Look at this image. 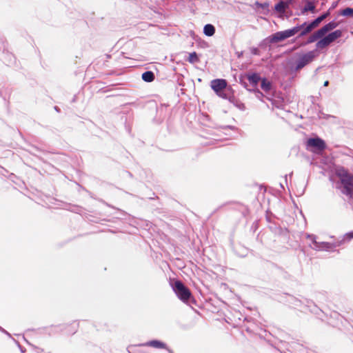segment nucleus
Here are the masks:
<instances>
[{"mask_svg": "<svg viewBox=\"0 0 353 353\" xmlns=\"http://www.w3.org/2000/svg\"><path fill=\"white\" fill-rule=\"evenodd\" d=\"M336 175L340 178L341 184H347L353 182V174L350 173L348 170L343 166H340L336 170Z\"/></svg>", "mask_w": 353, "mask_h": 353, "instance_id": "obj_7", "label": "nucleus"}, {"mask_svg": "<svg viewBox=\"0 0 353 353\" xmlns=\"http://www.w3.org/2000/svg\"><path fill=\"white\" fill-rule=\"evenodd\" d=\"M298 20H299V18H294V21H298Z\"/></svg>", "mask_w": 353, "mask_h": 353, "instance_id": "obj_64", "label": "nucleus"}, {"mask_svg": "<svg viewBox=\"0 0 353 353\" xmlns=\"http://www.w3.org/2000/svg\"><path fill=\"white\" fill-rule=\"evenodd\" d=\"M0 332H1L2 333L5 334L7 336H8L11 339L12 338L11 334L8 331H6L4 328H3L1 326H0Z\"/></svg>", "mask_w": 353, "mask_h": 353, "instance_id": "obj_45", "label": "nucleus"}, {"mask_svg": "<svg viewBox=\"0 0 353 353\" xmlns=\"http://www.w3.org/2000/svg\"><path fill=\"white\" fill-rule=\"evenodd\" d=\"M79 327V323H76L74 326H72V330L71 332V334H74L76 333L77 330V328Z\"/></svg>", "mask_w": 353, "mask_h": 353, "instance_id": "obj_48", "label": "nucleus"}, {"mask_svg": "<svg viewBox=\"0 0 353 353\" xmlns=\"http://www.w3.org/2000/svg\"><path fill=\"white\" fill-rule=\"evenodd\" d=\"M274 11L277 12L279 14V17L282 19H289V16L286 15V8L284 6V1H282L281 0L279 1L276 3H275L274 8Z\"/></svg>", "mask_w": 353, "mask_h": 353, "instance_id": "obj_14", "label": "nucleus"}, {"mask_svg": "<svg viewBox=\"0 0 353 353\" xmlns=\"http://www.w3.org/2000/svg\"><path fill=\"white\" fill-rule=\"evenodd\" d=\"M305 237L306 239L310 240L314 245L313 247H312V245L310 246L312 249L317 251H333L337 247V244H333L332 243L325 241H316V236L313 234L307 233L305 234Z\"/></svg>", "mask_w": 353, "mask_h": 353, "instance_id": "obj_4", "label": "nucleus"}, {"mask_svg": "<svg viewBox=\"0 0 353 353\" xmlns=\"http://www.w3.org/2000/svg\"><path fill=\"white\" fill-rule=\"evenodd\" d=\"M337 6H338V1H334L332 3L330 8L327 10V11H330V14H331V12L337 7Z\"/></svg>", "mask_w": 353, "mask_h": 353, "instance_id": "obj_44", "label": "nucleus"}, {"mask_svg": "<svg viewBox=\"0 0 353 353\" xmlns=\"http://www.w3.org/2000/svg\"><path fill=\"white\" fill-rule=\"evenodd\" d=\"M326 34L332 43H334L343 36V30L342 29H336L333 31L326 33Z\"/></svg>", "mask_w": 353, "mask_h": 353, "instance_id": "obj_17", "label": "nucleus"}, {"mask_svg": "<svg viewBox=\"0 0 353 353\" xmlns=\"http://www.w3.org/2000/svg\"><path fill=\"white\" fill-rule=\"evenodd\" d=\"M261 82V88L265 92H268L272 90V82L265 77H262V79L260 81Z\"/></svg>", "mask_w": 353, "mask_h": 353, "instance_id": "obj_20", "label": "nucleus"}, {"mask_svg": "<svg viewBox=\"0 0 353 353\" xmlns=\"http://www.w3.org/2000/svg\"><path fill=\"white\" fill-rule=\"evenodd\" d=\"M338 15L353 18V8L346 7L340 9L338 12Z\"/></svg>", "mask_w": 353, "mask_h": 353, "instance_id": "obj_24", "label": "nucleus"}, {"mask_svg": "<svg viewBox=\"0 0 353 353\" xmlns=\"http://www.w3.org/2000/svg\"><path fill=\"white\" fill-rule=\"evenodd\" d=\"M319 117L320 118H323V119H329L330 117H332V116L330 114H325L321 110H319Z\"/></svg>", "mask_w": 353, "mask_h": 353, "instance_id": "obj_42", "label": "nucleus"}, {"mask_svg": "<svg viewBox=\"0 0 353 353\" xmlns=\"http://www.w3.org/2000/svg\"><path fill=\"white\" fill-rule=\"evenodd\" d=\"M324 5H325V2H324V1H323V2L321 3V7L324 6Z\"/></svg>", "mask_w": 353, "mask_h": 353, "instance_id": "obj_63", "label": "nucleus"}, {"mask_svg": "<svg viewBox=\"0 0 353 353\" xmlns=\"http://www.w3.org/2000/svg\"><path fill=\"white\" fill-rule=\"evenodd\" d=\"M284 1V6L286 9L289 8L290 6L295 7L294 6V0H281Z\"/></svg>", "mask_w": 353, "mask_h": 353, "instance_id": "obj_38", "label": "nucleus"}, {"mask_svg": "<svg viewBox=\"0 0 353 353\" xmlns=\"http://www.w3.org/2000/svg\"><path fill=\"white\" fill-rule=\"evenodd\" d=\"M353 239V230L350 231L347 233H345L343 235V238L342 240L339 241L336 243H332L333 244H337V247L341 245L345 242H349Z\"/></svg>", "mask_w": 353, "mask_h": 353, "instance_id": "obj_25", "label": "nucleus"}, {"mask_svg": "<svg viewBox=\"0 0 353 353\" xmlns=\"http://www.w3.org/2000/svg\"><path fill=\"white\" fill-rule=\"evenodd\" d=\"M54 110L57 112H61V109L60 108H59L58 106L55 105L54 106Z\"/></svg>", "mask_w": 353, "mask_h": 353, "instance_id": "obj_54", "label": "nucleus"}, {"mask_svg": "<svg viewBox=\"0 0 353 353\" xmlns=\"http://www.w3.org/2000/svg\"><path fill=\"white\" fill-rule=\"evenodd\" d=\"M330 15V11L326 10L325 12L321 13L318 17H316L314 19H311V21L314 25V26L317 28Z\"/></svg>", "mask_w": 353, "mask_h": 353, "instance_id": "obj_19", "label": "nucleus"}, {"mask_svg": "<svg viewBox=\"0 0 353 353\" xmlns=\"http://www.w3.org/2000/svg\"><path fill=\"white\" fill-rule=\"evenodd\" d=\"M322 35L323 34H321L320 30L318 29L313 34L310 35L305 39L303 40L302 42L300 43V46H306L309 44L313 43L314 42H317L319 38L321 37Z\"/></svg>", "mask_w": 353, "mask_h": 353, "instance_id": "obj_15", "label": "nucleus"}, {"mask_svg": "<svg viewBox=\"0 0 353 353\" xmlns=\"http://www.w3.org/2000/svg\"><path fill=\"white\" fill-rule=\"evenodd\" d=\"M274 216V215L272 212H270V214H269L268 211L266 212L265 219L268 222L271 223L272 218Z\"/></svg>", "mask_w": 353, "mask_h": 353, "instance_id": "obj_43", "label": "nucleus"}, {"mask_svg": "<svg viewBox=\"0 0 353 353\" xmlns=\"http://www.w3.org/2000/svg\"><path fill=\"white\" fill-rule=\"evenodd\" d=\"M139 346H148L156 349H168V345L165 342L159 339H152L145 343H139Z\"/></svg>", "mask_w": 353, "mask_h": 353, "instance_id": "obj_12", "label": "nucleus"}, {"mask_svg": "<svg viewBox=\"0 0 353 353\" xmlns=\"http://www.w3.org/2000/svg\"><path fill=\"white\" fill-rule=\"evenodd\" d=\"M194 39H195V41L197 44L198 47L203 48V49L209 48V46H210L209 43L207 41H205V40L202 39L201 38L197 37L196 39L194 38Z\"/></svg>", "mask_w": 353, "mask_h": 353, "instance_id": "obj_31", "label": "nucleus"}, {"mask_svg": "<svg viewBox=\"0 0 353 353\" xmlns=\"http://www.w3.org/2000/svg\"><path fill=\"white\" fill-rule=\"evenodd\" d=\"M70 212L77 213V214H81L83 212V208L81 206L77 205H70L69 209Z\"/></svg>", "mask_w": 353, "mask_h": 353, "instance_id": "obj_33", "label": "nucleus"}, {"mask_svg": "<svg viewBox=\"0 0 353 353\" xmlns=\"http://www.w3.org/2000/svg\"><path fill=\"white\" fill-rule=\"evenodd\" d=\"M181 327L183 329V330H188L190 328V327L188 325H183L181 326Z\"/></svg>", "mask_w": 353, "mask_h": 353, "instance_id": "obj_55", "label": "nucleus"}, {"mask_svg": "<svg viewBox=\"0 0 353 353\" xmlns=\"http://www.w3.org/2000/svg\"><path fill=\"white\" fill-rule=\"evenodd\" d=\"M236 54L237 57L239 59L243 57V51L237 52Z\"/></svg>", "mask_w": 353, "mask_h": 353, "instance_id": "obj_52", "label": "nucleus"}, {"mask_svg": "<svg viewBox=\"0 0 353 353\" xmlns=\"http://www.w3.org/2000/svg\"><path fill=\"white\" fill-rule=\"evenodd\" d=\"M14 176H15V175L13 173H11L8 178L10 179H12V177H14Z\"/></svg>", "mask_w": 353, "mask_h": 353, "instance_id": "obj_60", "label": "nucleus"}, {"mask_svg": "<svg viewBox=\"0 0 353 353\" xmlns=\"http://www.w3.org/2000/svg\"><path fill=\"white\" fill-rule=\"evenodd\" d=\"M299 32L298 36L296 37V39L299 40L304 38L307 34L312 32V30L316 27L312 23L311 20H307L302 23H299Z\"/></svg>", "mask_w": 353, "mask_h": 353, "instance_id": "obj_8", "label": "nucleus"}, {"mask_svg": "<svg viewBox=\"0 0 353 353\" xmlns=\"http://www.w3.org/2000/svg\"><path fill=\"white\" fill-rule=\"evenodd\" d=\"M302 2L304 3L305 5L301 8L300 13L298 14L299 15H306L307 12L315 14L319 12L314 2L312 0H302Z\"/></svg>", "mask_w": 353, "mask_h": 353, "instance_id": "obj_9", "label": "nucleus"}, {"mask_svg": "<svg viewBox=\"0 0 353 353\" xmlns=\"http://www.w3.org/2000/svg\"><path fill=\"white\" fill-rule=\"evenodd\" d=\"M317 57L312 50L306 52H296L292 57L288 59L287 65L290 73L294 74L311 63Z\"/></svg>", "mask_w": 353, "mask_h": 353, "instance_id": "obj_1", "label": "nucleus"}, {"mask_svg": "<svg viewBox=\"0 0 353 353\" xmlns=\"http://www.w3.org/2000/svg\"><path fill=\"white\" fill-rule=\"evenodd\" d=\"M314 2V4L316 6V3H318L319 0H312Z\"/></svg>", "mask_w": 353, "mask_h": 353, "instance_id": "obj_62", "label": "nucleus"}, {"mask_svg": "<svg viewBox=\"0 0 353 353\" xmlns=\"http://www.w3.org/2000/svg\"><path fill=\"white\" fill-rule=\"evenodd\" d=\"M248 92L251 93H254L255 97L260 100L262 102H264L263 99L265 98L264 94L259 89V88H252L251 90H248Z\"/></svg>", "mask_w": 353, "mask_h": 353, "instance_id": "obj_27", "label": "nucleus"}, {"mask_svg": "<svg viewBox=\"0 0 353 353\" xmlns=\"http://www.w3.org/2000/svg\"><path fill=\"white\" fill-rule=\"evenodd\" d=\"M288 37L290 38L292 37H294L295 35L298 36L299 32V23H297L296 26H293L291 28L286 30Z\"/></svg>", "mask_w": 353, "mask_h": 353, "instance_id": "obj_28", "label": "nucleus"}, {"mask_svg": "<svg viewBox=\"0 0 353 353\" xmlns=\"http://www.w3.org/2000/svg\"><path fill=\"white\" fill-rule=\"evenodd\" d=\"M12 340H13V341L15 343V344L17 345V347H19V349L20 352H21V353H25V352H26V348H25L24 347H23V346L20 344V343H19L18 341H17L16 339H14V338H12Z\"/></svg>", "mask_w": 353, "mask_h": 353, "instance_id": "obj_41", "label": "nucleus"}, {"mask_svg": "<svg viewBox=\"0 0 353 353\" xmlns=\"http://www.w3.org/2000/svg\"><path fill=\"white\" fill-rule=\"evenodd\" d=\"M286 15L289 16V18H290L292 15V11L290 10L289 13L286 12Z\"/></svg>", "mask_w": 353, "mask_h": 353, "instance_id": "obj_59", "label": "nucleus"}, {"mask_svg": "<svg viewBox=\"0 0 353 353\" xmlns=\"http://www.w3.org/2000/svg\"><path fill=\"white\" fill-rule=\"evenodd\" d=\"M332 43L327 34H323L316 42L315 48L312 50L319 57L320 54L325 52Z\"/></svg>", "mask_w": 353, "mask_h": 353, "instance_id": "obj_6", "label": "nucleus"}, {"mask_svg": "<svg viewBox=\"0 0 353 353\" xmlns=\"http://www.w3.org/2000/svg\"><path fill=\"white\" fill-rule=\"evenodd\" d=\"M216 28L211 23H207L203 26V32L207 37H212L215 34Z\"/></svg>", "mask_w": 353, "mask_h": 353, "instance_id": "obj_22", "label": "nucleus"}, {"mask_svg": "<svg viewBox=\"0 0 353 353\" xmlns=\"http://www.w3.org/2000/svg\"><path fill=\"white\" fill-rule=\"evenodd\" d=\"M247 80L249 81L250 85L252 87V88H258L259 83L260 82L262 77L260 73L257 72H247Z\"/></svg>", "mask_w": 353, "mask_h": 353, "instance_id": "obj_10", "label": "nucleus"}, {"mask_svg": "<svg viewBox=\"0 0 353 353\" xmlns=\"http://www.w3.org/2000/svg\"><path fill=\"white\" fill-rule=\"evenodd\" d=\"M0 168L3 170V172H1V174L2 175L6 176V173H8V171L6 169H5L4 168L0 166Z\"/></svg>", "mask_w": 353, "mask_h": 353, "instance_id": "obj_50", "label": "nucleus"}, {"mask_svg": "<svg viewBox=\"0 0 353 353\" xmlns=\"http://www.w3.org/2000/svg\"><path fill=\"white\" fill-rule=\"evenodd\" d=\"M225 99L241 111H244L246 108L245 104L239 99H236L234 94H228Z\"/></svg>", "mask_w": 353, "mask_h": 353, "instance_id": "obj_16", "label": "nucleus"}, {"mask_svg": "<svg viewBox=\"0 0 353 353\" xmlns=\"http://www.w3.org/2000/svg\"><path fill=\"white\" fill-rule=\"evenodd\" d=\"M305 306L310 307V311L315 314H319V312H323V310L320 309L316 303L311 299H305Z\"/></svg>", "mask_w": 353, "mask_h": 353, "instance_id": "obj_18", "label": "nucleus"}, {"mask_svg": "<svg viewBox=\"0 0 353 353\" xmlns=\"http://www.w3.org/2000/svg\"><path fill=\"white\" fill-rule=\"evenodd\" d=\"M218 128L221 130H231L233 131L239 130V128L237 127L232 125H220Z\"/></svg>", "mask_w": 353, "mask_h": 353, "instance_id": "obj_35", "label": "nucleus"}, {"mask_svg": "<svg viewBox=\"0 0 353 353\" xmlns=\"http://www.w3.org/2000/svg\"><path fill=\"white\" fill-rule=\"evenodd\" d=\"M246 74L247 72L240 74L239 77V81L236 80V81L239 82V83H241L242 82L245 81V80H247Z\"/></svg>", "mask_w": 353, "mask_h": 353, "instance_id": "obj_40", "label": "nucleus"}, {"mask_svg": "<svg viewBox=\"0 0 353 353\" xmlns=\"http://www.w3.org/2000/svg\"><path fill=\"white\" fill-rule=\"evenodd\" d=\"M244 321H254V319L251 317H245Z\"/></svg>", "mask_w": 353, "mask_h": 353, "instance_id": "obj_56", "label": "nucleus"}, {"mask_svg": "<svg viewBox=\"0 0 353 353\" xmlns=\"http://www.w3.org/2000/svg\"><path fill=\"white\" fill-rule=\"evenodd\" d=\"M227 86L228 81L225 79H214L210 81L211 89L218 97L223 99L229 94L225 90Z\"/></svg>", "mask_w": 353, "mask_h": 353, "instance_id": "obj_5", "label": "nucleus"}, {"mask_svg": "<svg viewBox=\"0 0 353 353\" xmlns=\"http://www.w3.org/2000/svg\"><path fill=\"white\" fill-rule=\"evenodd\" d=\"M23 339H24L25 341H26L28 345H31V346H32V347H34V349H39V347H37V346H35V345H34L31 344V343H30L28 340H26V338H25V337H23Z\"/></svg>", "mask_w": 353, "mask_h": 353, "instance_id": "obj_51", "label": "nucleus"}, {"mask_svg": "<svg viewBox=\"0 0 353 353\" xmlns=\"http://www.w3.org/2000/svg\"><path fill=\"white\" fill-rule=\"evenodd\" d=\"M269 40L271 43V44H275L279 42L277 36L276 35V33H273L268 36Z\"/></svg>", "mask_w": 353, "mask_h": 353, "instance_id": "obj_37", "label": "nucleus"}, {"mask_svg": "<svg viewBox=\"0 0 353 353\" xmlns=\"http://www.w3.org/2000/svg\"><path fill=\"white\" fill-rule=\"evenodd\" d=\"M303 144L307 151L316 154H321L327 148L325 141L316 134L305 138Z\"/></svg>", "mask_w": 353, "mask_h": 353, "instance_id": "obj_2", "label": "nucleus"}, {"mask_svg": "<svg viewBox=\"0 0 353 353\" xmlns=\"http://www.w3.org/2000/svg\"><path fill=\"white\" fill-rule=\"evenodd\" d=\"M275 33H276V35L278 37V39H279V42L283 41L285 39L290 38L288 37V32H287L286 30H282V31H277Z\"/></svg>", "mask_w": 353, "mask_h": 353, "instance_id": "obj_30", "label": "nucleus"}, {"mask_svg": "<svg viewBox=\"0 0 353 353\" xmlns=\"http://www.w3.org/2000/svg\"><path fill=\"white\" fill-rule=\"evenodd\" d=\"M244 88H245L248 91V90H251L252 88H249L248 83L246 82V80L241 83H240Z\"/></svg>", "mask_w": 353, "mask_h": 353, "instance_id": "obj_47", "label": "nucleus"}, {"mask_svg": "<svg viewBox=\"0 0 353 353\" xmlns=\"http://www.w3.org/2000/svg\"><path fill=\"white\" fill-rule=\"evenodd\" d=\"M305 188L302 190V192L299 194V196H301V195H303V194H304V192H305Z\"/></svg>", "mask_w": 353, "mask_h": 353, "instance_id": "obj_61", "label": "nucleus"}, {"mask_svg": "<svg viewBox=\"0 0 353 353\" xmlns=\"http://www.w3.org/2000/svg\"><path fill=\"white\" fill-rule=\"evenodd\" d=\"M292 301H290L291 303L294 304L296 306H301L302 304V301L299 300V299L291 296Z\"/></svg>", "mask_w": 353, "mask_h": 353, "instance_id": "obj_39", "label": "nucleus"}, {"mask_svg": "<svg viewBox=\"0 0 353 353\" xmlns=\"http://www.w3.org/2000/svg\"><path fill=\"white\" fill-rule=\"evenodd\" d=\"M168 353H174L173 350L172 349H170L169 347H168V349L166 350Z\"/></svg>", "mask_w": 353, "mask_h": 353, "instance_id": "obj_58", "label": "nucleus"}, {"mask_svg": "<svg viewBox=\"0 0 353 353\" xmlns=\"http://www.w3.org/2000/svg\"><path fill=\"white\" fill-rule=\"evenodd\" d=\"M294 6L295 7H294V8H302L303 6H301V5L299 4V1L297 0H294Z\"/></svg>", "mask_w": 353, "mask_h": 353, "instance_id": "obj_49", "label": "nucleus"}, {"mask_svg": "<svg viewBox=\"0 0 353 353\" xmlns=\"http://www.w3.org/2000/svg\"><path fill=\"white\" fill-rule=\"evenodd\" d=\"M275 33H276V35L278 37V39H279V42L283 41L285 39L290 38L288 37V32H287L286 30H282V31H277Z\"/></svg>", "mask_w": 353, "mask_h": 353, "instance_id": "obj_29", "label": "nucleus"}, {"mask_svg": "<svg viewBox=\"0 0 353 353\" xmlns=\"http://www.w3.org/2000/svg\"><path fill=\"white\" fill-rule=\"evenodd\" d=\"M199 54L196 52H192L188 54V57L186 59L190 63H196L200 61Z\"/></svg>", "mask_w": 353, "mask_h": 353, "instance_id": "obj_26", "label": "nucleus"}, {"mask_svg": "<svg viewBox=\"0 0 353 353\" xmlns=\"http://www.w3.org/2000/svg\"><path fill=\"white\" fill-rule=\"evenodd\" d=\"M170 285L176 296L183 303H188L193 299L190 289L180 280L170 283Z\"/></svg>", "mask_w": 353, "mask_h": 353, "instance_id": "obj_3", "label": "nucleus"}, {"mask_svg": "<svg viewBox=\"0 0 353 353\" xmlns=\"http://www.w3.org/2000/svg\"><path fill=\"white\" fill-rule=\"evenodd\" d=\"M270 45L272 44L269 40L268 37H267L266 38L263 39L262 41L259 42V48L262 50H265L267 49L268 47H270Z\"/></svg>", "mask_w": 353, "mask_h": 353, "instance_id": "obj_32", "label": "nucleus"}, {"mask_svg": "<svg viewBox=\"0 0 353 353\" xmlns=\"http://www.w3.org/2000/svg\"><path fill=\"white\" fill-rule=\"evenodd\" d=\"M250 51L252 55H254V56H260L261 55V52L259 50V47H254V46L250 47Z\"/></svg>", "mask_w": 353, "mask_h": 353, "instance_id": "obj_36", "label": "nucleus"}, {"mask_svg": "<svg viewBox=\"0 0 353 353\" xmlns=\"http://www.w3.org/2000/svg\"><path fill=\"white\" fill-rule=\"evenodd\" d=\"M320 162L325 165H329L332 163V159L328 155H325L321 157Z\"/></svg>", "mask_w": 353, "mask_h": 353, "instance_id": "obj_34", "label": "nucleus"}, {"mask_svg": "<svg viewBox=\"0 0 353 353\" xmlns=\"http://www.w3.org/2000/svg\"><path fill=\"white\" fill-rule=\"evenodd\" d=\"M114 86H115V85H110L103 88V92H107L112 90V89Z\"/></svg>", "mask_w": 353, "mask_h": 353, "instance_id": "obj_46", "label": "nucleus"}, {"mask_svg": "<svg viewBox=\"0 0 353 353\" xmlns=\"http://www.w3.org/2000/svg\"><path fill=\"white\" fill-rule=\"evenodd\" d=\"M336 188L340 190L341 193L350 199H353V182L347 184H341L339 182H336Z\"/></svg>", "mask_w": 353, "mask_h": 353, "instance_id": "obj_11", "label": "nucleus"}, {"mask_svg": "<svg viewBox=\"0 0 353 353\" xmlns=\"http://www.w3.org/2000/svg\"><path fill=\"white\" fill-rule=\"evenodd\" d=\"M339 23L336 21V19H334L330 21L328 23L324 24L321 28L319 30L321 32L322 34H325L326 33L333 31L336 30V28L339 26Z\"/></svg>", "mask_w": 353, "mask_h": 353, "instance_id": "obj_13", "label": "nucleus"}, {"mask_svg": "<svg viewBox=\"0 0 353 353\" xmlns=\"http://www.w3.org/2000/svg\"><path fill=\"white\" fill-rule=\"evenodd\" d=\"M330 82L329 81H325L323 83V86L326 87L329 85Z\"/></svg>", "mask_w": 353, "mask_h": 353, "instance_id": "obj_57", "label": "nucleus"}, {"mask_svg": "<svg viewBox=\"0 0 353 353\" xmlns=\"http://www.w3.org/2000/svg\"><path fill=\"white\" fill-rule=\"evenodd\" d=\"M141 79L146 83H151L155 79L154 73L151 70H146L141 74Z\"/></svg>", "mask_w": 353, "mask_h": 353, "instance_id": "obj_23", "label": "nucleus"}, {"mask_svg": "<svg viewBox=\"0 0 353 353\" xmlns=\"http://www.w3.org/2000/svg\"><path fill=\"white\" fill-rule=\"evenodd\" d=\"M254 6L256 8H261L263 10L262 13L264 14H268L270 12V2L269 1H265V2H260L259 1H256L254 3Z\"/></svg>", "mask_w": 353, "mask_h": 353, "instance_id": "obj_21", "label": "nucleus"}, {"mask_svg": "<svg viewBox=\"0 0 353 353\" xmlns=\"http://www.w3.org/2000/svg\"><path fill=\"white\" fill-rule=\"evenodd\" d=\"M265 98L267 100H268V101H271V103H272V105H275L274 101L272 99V98H271V97H268V96H265Z\"/></svg>", "mask_w": 353, "mask_h": 353, "instance_id": "obj_53", "label": "nucleus"}]
</instances>
